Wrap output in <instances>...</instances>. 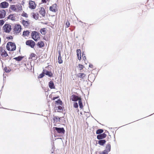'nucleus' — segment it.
<instances>
[{"label":"nucleus","instance_id":"obj_1","mask_svg":"<svg viewBox=\"0 0 154 154\" xmlns=\"http://www.w3.org/2000/svg\"><path fill=\"white\" fill-rule=\"evenodd\" d=\"M31 36L32 39L35 41H37L40 38L38 33L36 31L32 32Z\"/></svg>","mask_w":154,"mask_h":154},{"label":"nucleus","instance_id":"obj_42","mask_svg":"<svg viewBox=\"0 0 154 154\" xmlns=\"http://www.w3.org/2000/svg\"><path fill=\"white\" fill-rule=\"evenodd\" d=\"M82 57L83 59L85 60H86V57L85 56V54L84 52L82 53Z\"/></svg>","mask_w":154,"mask_h":154},{"label":"nucleus","instance_id":"obj_30","mask_svg":"<svg viewBox=\"0 0 154 154\" xmlns=\"http://www.w3.org/2000/svg\"><path fill=\"white\" fill-rule=\"evenodd\" d=\"M10 8L11 10L16 11L17 10V9L14 5H11L10 6Z\"/></svg>","mask_w":154,"mask_h":154},{"label":"nucleus","instance_id":"obj_45","mask_svg":"<svg viewBox=\"0 0 154 154\" xmlns=\"http://www.w3.org/2000/svg\"><path fill=\"white\" fill-rule=\"evenodd\" d=\"M58 109L59 110L61 111L63 110L62 107L61 106H59L58 107Z\"/></svg>","mask_w":154,"mask_h":154},{"label":"nucleus","instance_id":"obj_41","mask_svg":"<svg viewBox=\"0 0 154 154\" xmlns=\"http://www.w3.org/2000/svg\"><path fill=\"white\" fill-rule=\"evenodd\" d=\"M17 9L19 11H20L22 10V7L21 5H18L17 6Z\"/></svg>","mask_w":154,"mask_h":154},{"label":"nucleus","instance_id":"obj_52","mask_svg":"<svg viewBox=\"0 0 154 154\" xmlns=\"http://www.w3.org/2000/svg\"><path fill=\"white\" fill-rule=\"evenodd\" d=\"M13 0H9V1H10V2H11Z\"/></svg>","mask_w":154,"mask_h":154},{"label":"nucleus","instance_id":"obj_6","mask_svg":"<svg viewBox=\"0 0 154 154\" xmlns=\"http://www.w3.org/2000/svg\"><path fill=\"white\" fill-rule=\"evenodd\" d=\"M55 130H56L58 133L60 134H64L65 131L63 128L54 127Z\"/></svg>","mask_w":154,"mask_h":154},{"label":"nucleus","instance_id":"obj_44","mask_svg":"<svg viewBox=\"0 0 154 154\" xmlns=\"http://www.w3.org/2000/svg\"><path fill=\"white\" fill-rule=\"evenodd\" d=\"M22 16H23L24 17H28L27 15L26 14V13H24V14H23L22 15Z\"/></svg>","mask_w":154,"mask_h":154},{"label":"nucleus","instance_id":"obj_40","mask_svg":"<svg viewBox=\"0 0 154 154\" xmlns=\"http://www.w3.org/2000/svg\"><path fill=\"white\" fill-rule=\"evenodd\" d=\"M5 21V20L4 21L3 20H0V25L1 26L3 25Z\"/></svg>","mask_w":154,"mask_h":154},{"label":"nucleus","instance_id":"obj_48","mask_svg":"<svg viewBox=\"0 0 154 154\" xmlns=\"http://www.w3.org/2000/svg\"><path fill=\"white\" fill-rule=\"evenodd\" d=\"M89 67L91 68H93V65L91 64H90L89 65Z\"/></svg>","mask_w":154,"mask_h":154},{"label":"nucleus","instance_id":"obj_38","mask_svg":"<svg viewBox=\"0 0 154 154\" xmlns=\"http://www.w3.org/2000/svg\"><path fill=\"white\" fill-rule=\"evenodd\" d=\"M74 107L75 108H77L78 107V105L77 102H74Z\"/></svg>","mask_w":154,"mask_h":154},{"label":"nucleus","instance_id":"obj_50","mask_svg":"<svg viewBox=\"0 0 154 154\" xmlns=\"http://www.w3.org/2000/svg\"><path fill=\"white\" fill-rule=\"evenodd\" d=\"M60 118H58V122H60Z\"/></svg>","mask_w":154,"mask_h":154},{"label":"nucleus","instance_id":"obj_22","mask_svg":"<svg viewBox=\"0 0 154 154\" xmlns=\"http://www.w3.org/2000/svg\"><path fill=\"white\" fill-rule=\"evenodd\" d=\"M22 23L24 26H27L29 25V23L27 21H26L24 20H22Z\"/></svg>","mask_w":154,"mask_h":154},{"label":"nucleus","instance_id":"obj_25","mask_svg":"<svg viewBox=\"0 0 154 154\" xmlns=\"http://www.w3.org/2000/svg\"><path fill=\"white\" fill-rule=\"evenodd\" d=\"M30 32L28 31H24L23 32V35L24 36H29V35Z\"/></svg>","mask_w":154,"mask_h":154},{"label":"nucleus","instance_id":"obj_15","mask_svg":"<svg viewBox=\"0 0 154 154\" xmlns=\"http://www.w3.org/2000/svg\"><path fill=\"white\" fill-rule=\"evenodd\" d=\"M9 44L10 45L11 51H14L16 50V46L15 44L12 42H8Z\"/></svg>","mask_w":154,"mask_h":154},{"label":"nucleus","instance_id":"obj_31","mask_svg":"<svg viewBox=\"0 0 154 154\" xmlns=\"http://www.w3.org/2000/svg\"><path fill=\"white\" fill-rule=\"evenodd\" d=\"M36 55L34 53H32L30 55V57L31 58H34L33 60H35L36 59V57H35Z\"/></svg>","mask_w":154,"mask_h":154},{"label":"nucleus","instance_id":"obj_53","mask_svg":"<svg viewBox=\"0 0 154 154\" xmlns=\"http://www.w3.org/2000/svg\"><path fill=\"white\" fill-rule=\"evenodd\" d=\"M54 152H54L52 151V152H51V153H53Z\"/></svg>","mask_w":154,"mask_h":154},{"label":"nucleus","instance_id":"obj_20","mask_svg":"<svg viewBox=\"0 0 154 154\" xmlns=\"http://www.w3.org/2000/svg\"><path fill=\"white\" fill-rule=\"evenodd\" d=\"M37 46L40 48L43 47L44 46V44L43 41H41L38 42L37 44Z\"/></svg>","mask_w":154,"mask_h":154},{"label":"nucleus","instance_id":"obj_32","mask_svg":"<svg viewBox=\"0 0 154 154\" xmlns=\"http://www.w3.org/2000/svg\"><path fill=\"white\" fill-rule=\"evenodd\" d=\"M4 70L7 73H8L10 72L11 70V69L9 68H8L7 67H5L4 68Z\"/></svg>","mask_w":154,"mask_h":154},{"label":"nucleus","instance_id":"obj_47","mask_svg":"<svg viewBox=\"0 0 154 154\" xmlns=\"http://www.w3.org/2000/svg\"><path fill=\"white\" fill-rule=\"evenodd\" d=\"M42 2L43 3H46L47 2L46 0H42Z\"/></svg>","mask_w":154,"mask_h":154},{"label":"nucleus","instance_id":"obj_14","mask_svg":"<svg viewBox=\"0 0 154 154\" xmlns=\"http://www.w3.org/2000/svg\"><path fill=\"white\" fill-rule=\"evenodd\" d=\"M106 135L104 133L98 134L97 136V138L98 140H102L106 137Z\"/></svg>","mask_w":154,"mask_h":154},{"label":"nucleus","instance_id":"obj_51","mask_svg":"<svg viewBox=\"0 0 154 154\" xmlns=\"http://www.w3.org/2000/svg\"><path fill=\"white\" fill-rule=\"evenodd\" d=\"M5 79H6V77H4H4H3V80H5Z\"/></svg>","mask_w":154,"mask_h":154},{"label":"nucleus","instance_id":"obj_4","mask_svg":"<svg viewBox=\"0 0 154 154\" xmlns=\"http://www.w3.org/2000/svg\"><path fill=\"white\" fill-rule=\"evenodd\" d=\"M4 31L6 32H9L11 30V27L10 25L5 24L3 26Z\"/></svg>","mask_w":154,"mask_h":154},{"label":"nucleus","instance_id":"obj_5","mask_svg":"<svg viewBox=\"0 0 154 154\" xmlns=\"http://www.w3.org/2000/svg\"><path fill=\"white\" fill-rule=\"evenodd\" d=\"M21 29V26L20 24L15 25L14 29V31L17 33H19Z\"/></svg>","mask_w":154,"mask_h":154},{"label":"nucleus","instance_id":"obj_2","mask_svg":"<svg viewBox=\"0 0 154 154\" xmlns=\"http://www.w3.org/2000/svg\"><path fill=\"white\" fill-rule=\"evenodd\" d=\"M111 150V145L109 143H108L106 146V149L103 151L100 152V154H108V152Z\"/></svg>","mask_w":154,"mask_h":154},{"label":"nucleus","instance_id":"obj_35","mask_svg":"<svg viewBox=\"0 0 154 154\" xmlns=\"http://www.w3.org/2000/svg\"><path fill=\"white\" fill-rule=\"evenodd\" d=\"M56 102L57 104L61 105L62 104V102L60 99L56 101Z\"/></svg>","mask_w":154,"mask_h":154},{"label":"nucleus","instance_id":"obj_8","mask_svg":"<svg viewBox=\"0 0 154 154\" xmlns=\"http://www.w3.org/2000/svg\"><path fill=\"white\" fill-rule=\"evenodd\" d=\"M0 51L1 54L3 57H6L8 55L6 51L2 48H0Z\"/></svg>","mask_w":154,"mask_h":154},{"label":"nucleus","instance_id":"obj_29","mask_svg":"<svg viewBox=\"0 0 154 154\" xmlns=\"http://www.w3.org/2000/svg\"><path fill=\"white\" fill-rule=\"evenodd\" d=\"M79 107L81 109L83 107L82 103V99H80L79 101Z\"/></svg>","mask_w":154,"mask_h":154},{"label":"nucleus","instance_id":"obj_27","mask_svg":"<svg viewBox=\"0 0 154 154\" xmlns=\"http://www.w3.org/2000/svg\"><path fill=\"white\" fill-rule=\"evenodd\" d=\"M23 58V57L21 56H19L17 57H16L14 58V59H15L17 61H20Z\"/></svg>","mask_w":154,"mask_h":154},{"label":"nucleus","instance_id":"obj_7","mask_svg":"<svg viewBox=\"0 0 154 154\" xmlns=\"http://www.w3.org/2000/svg\"><path fill=\"white\" fill-rule=\"evenodd\" d=\"M57 5L56 4H54L49 7V10L51 11L55 12L57 10Z\"/></svg>","mask_w":154,"mask_h":154},{"label":"nucleus","instance_id":"obj_12","mask_svg":"<svg viewBox=\"0 0 154 154\" xmlns=\"http://www.w3.org/2000/svg\"><path fill=\"white\" fill-rule=\"evenodd\" d=\"M43 73H45L46 75H48L49 77H51L53 75L52 73L51 72L49 71L46 69H44L43 71Z\"/></svg>","mask_w":154,"mask_h":154},{"label":"nucleus","instance_id":"obj_24","mask_svg":"<svg viewBox=\"0 0 154 154\" xmlns=\"http://www.w3.org/2000/svg\"><path fill=\"white\" fill-rule=\"evenodd\" d=\"M40 32L42 35H45L46 33V29L45 28H43L41 29Z\"/></svg>","mask_w":154,"mask_h":154},{"label":"nucleus","instance_id":"obj_28","mask_svg":"<svg viewBox=\"0 0 154 154\" xmlns=\"http://www.w3.org/2000/svg\"><path fill=\"white\" fill-rule=\"evenodd\" d=\"M103 131V130L102 129H98L96 132L97 134H100L102 133Z\"/></svg>","mask_w":154,"mask_h":154},{"label":"nucleus","instance_id":"obj_37","mask_svg":"<svg viewBox=\"0 0 154 154\" xmlns=\"http://www.w3.org/2000/svg\"><path fill=\"white\" fill-rule=\"evenodd\" d=\"M45 73H43L42 72V73L40 74L38 76V78H42V77H44V76Z\"/></svg>","mask_w":154,"mask_h":154},{"label":"nucleus","instance_id":"obj_19","mask_svg":"<svg viewBox=\"0 0 154 154\" xmlns=\"http://www.w3.org/2000/svg\"><path fill=\"white\" fill-rule=\"evenodd\" d=\"M41 9L39 11L40 13L42 15L43 17L45 15V11L43 8L41 7L40 8Z\"/></svg>","mask_w":154,"mask_h":154},{"label":"nucleus","instance_id":"obj_39","mask_svg":"<svg viewBox=\"0 0 154 154\" xmlns=\"http://www.w3.org/2000/svg\"><path fill=\"white\" fill-rule=\"evenodd\" d=\"M79 69L80 70H81L82 69H83L84 67V66L83 65H81L80 64H79Z\"/></svg>","mask_w":154,"mask_h":154},{"label":"nucleus","instance_id":"obj_18","mask_svg":"<svg viewBox=\"0 0 154 154\" xmlns=\"http://www.w3.org/2000/svg\"><path fill=\"white\" fill-rule=\"evenodd\" d=\"M59 56L58 58V63L60 64H61L63 63V60L61 59V56L60 52L58 51Z\"/></svg>","mask_w":154,"mask_h":154},{"label":"nucleus","instance_id":"obj_3","mask_svg":"<svg viewBox=\"0 0 154 154\" xmlns=\"http://www.w3.org/2000/svg\"><path fill=\"white\" fill-rule=\"evenodd\" d=\"M26 45L30 46L31 48H33L35 44L34 42L30 40L26 41Z\"/></svg>","mask_w":154,"mask_h":154},{"label":"nucleus","instance_id":"obj_34","mask_svg":"<svg viewBox=\"0 0 154 154\" xmlns=\"http://www.w3.org/2000/svg\"><path fill=\"white\" fill-rule=\"evenodd\" d=\"M6 48L8 51H11L10 45L9 44L8 42L7 44Z\"/></svg>","mask_w":154,"mask_h":154},{"label":"nucleus","instance_id":"obj_10","mask_svg":"<svg viewBox=\"0 0 154 154\" xmlns=\"http://www.w3.org/2000/svg\"><path fill=\"white\" fill-rule=\"evenodd\" d=\"M80 99H81V97H79L74 94L72 95L71 97V99L72 101L75 102L77 101L78 100L79 101Z\"/></svg>","mask_w":154,"mask_h":154},{"label":"nucleus","instance_id":"obj_36","mask_svg":"<svg viewBox=\"0 0 154 154\" xmlns=\"http://www.w3.org/2000/svg\"><path fill=\"white\" fill-rule=\"evenodd\" d=\"M53 119L54 122H58V118L57 116H54L53 117Z\"/></svg>","mask_w":154,"mask_h":154},{"label":"nucleus","instance_id":"obj_23","mask_svg":"<svg viewBox=\"0 0 154 154\" xmlns=\"http://www.w3.org/2000/svg\"><path fill=\"white\" fill-rule=\"evenodd\" d=\"M7 19H10L12 20H15V17H14L13 14H10L8 17H7Z\"/></svg>","mask_w":154,"mask_h":154},{"label":"nucleus","instance_id":"obj_26","mask_svg":"<svg viewBox=\"0 0 154 154\" xmlns=\"http://www.w3.org/2000/svg\"><path fill=\"white\" fill-rule=\"evenodd\" d=\"M85 75V74L82 73H79L78 74V77L82 79L84 78Z\"/></svg>","mask_w":154,"mask_h":154},{"label":"nucleus","instance_id":"obj_33","mask_svg":"<svg viewBox=\"0 0 154 154\" xmlns=\"http://www.w3.org/2000/svg\"><path fill=\"white\" fill-rule=\"evenodd\" d=\"M32 16L36 20L38 18V16H37V15L34 13H33Z\"/></svg>","mask_w":154,"mask_h":154},{"label":"nucleus","instance_id":"obj_43","mask_svg":"<svg viewBox=\"0 0 154 154\" xmlns=\"http://www.w3.org/2000/svg\"><path fill=\"white\" fill-rule=\"evenodd\" d=\"M70 23L69 21H67L66 23V27H68L70 26Z\"/></svg>","mask_w":154,"mask_h":154},{"label":"nucleus","instance_id":"obj_13","mask_svg":"<svg viewBox=\"0 0 154 154\" xmlns=\"http://www.w3.org/2000/svg\"><path fill=\"white\" fill-rule=\"evenodd\" d=\"M6 12L5 10L2 9L0 10V19L4 18L6 15Z\"/></svg>","mask_w":154,"mask_h":154},{"label":"nucleus","instance_id":"obj_46","mask_svg":"<svg viewBox=\"0 0 154 154\" xmlns=\"http://www.w3.org/2000/svg\"><path fill=\"white\" fill-rule=\"evenodd\" d=\"M7 38L8 39H11L13 38V37L11 36H10L7 37Z\"/></svg>","mask_w":154,"mask_h":154},{"label":"nucleus","instance_id":"obj_54","mask_svg":"<svg viewBox=\"0 0 154 154\" xmlns=\"http://www.w3.org/2000/svg\"><path fill=\"white\" fill-rule=\"evenodd\" d=\"M49 0H46V1H49Z\"/></svg>","mask_w":154,"mask_h":154},{"label":"nucleus","instance_id":"obj_11","mask_svg":"<svg viewBox=\"0 0 154 154\" xmlns=\"http://www.w3.org/2000/svg\"><path fill=\"white\" fill-rule=\"evenodd\" d=\"M29 8L34 9L35 8L36 6L35 2L34 1H30L29 3Z\"/></svg>","mask_w":154,"mask_h":154},{"label":"nucleus","instance_id":"obj_21","mask_svg":"<svg viewBox=\"0 0 154 154\" xmlns=\"http://www.w3.org/2000/svg\"><path fill=\"white\" fill-rule=\"evenodd\" d=\"M106 142L105 140H99L98 141V143L100 145L103 146Z\"/></svg>","mask_w":154,"mask_h":154},{"label":"nucleus","instance_id":"obj_49","mask_svg":"<svg viewBox=\"0 0 154 154\" xmlns=\"http://www.w3.org/2000/svg\"><path fill=\"white\" fill-rule=\"evenodd\" d=\"M58 98V97H54L53 98V100H55V99Z\"/></svg>","mask_w":154,"mask_h":154},{"label":"nucleus","instance_id":"obj_9","mask_svg":"<svg viewBox=\"0 0 154 154\" xmlns=\"http://www.w3.org/2000/svg\"><path fill=\"white\" fill-rule=\"evenodd\" d=\"M9 5V4L7 2H4L0 4V7L2 8H7Z\"/></svg>","mask_w":154,"mask_h":154},{"label":"nucleus","instance_id":"obj_16","mask_svg":"<svg viewBox=\"0 0 154 154\" xmlns=\"http://www.w3.org/2000/svg\"><path fill=\"white\" fill-rule=\"evenodd\" d=\"M77 54L78 56V59L80 60H81V50L79 49H77L76 50Z\"/></svg>","mask_w":154,"mask_h":154},{"label":"nucleus","instance_id":"obj_17","mask_svg":"<svg viewBox=\"0 0 154 154\" xmlns=\"http://www.w3.org/2000/svg\"><path fill=\"white\" fill-rule=\"evenodd\" d=\"M49 87L51 89H54L55 88L54 84L52 81H50L48 83Z\"/></svg>","mask_w":154,"mask_h":154}]
</instances>
